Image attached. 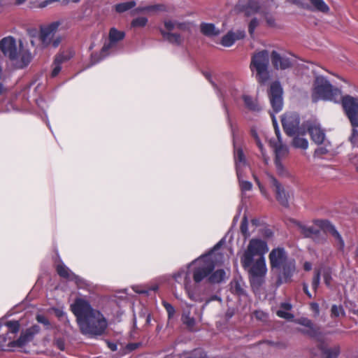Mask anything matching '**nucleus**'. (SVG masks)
I'll list each match as a JSON object with an SVG mask.
<instances>
[{
    "label": "nucleus",
    "instance_id": "f257e3e1",
    "mask_svg": "<svg viewBox=\"0 0 358 358\" xmlns=\"http://www.w3.org/2000/svg\"><path fill=\"white\" fill-rule=\"evenodd\" d=\"M222 243L223 239L220 241L210 251L201 255L189 263L192 279L196 284H199L201 282L220 283L224 280L226 276L224 270L222 268L215 270L223 263V255L217 252Z\"/></svg>",
    "mask_w": 358,
    "mask_h": 358
},
{
    "label": "nucleus",
    "instance_id": "f03ea898",
    "mask_svg": "<svg viewBox=\"0 0 358 358\" xmlns=\"http://www.w3.org/2000/svg\"><path fill=\"white\" fill-rule=\"evenodd\" d=\"M268 251L267 243L260 238H252L240 257L243 268L248 272L252 287L260 286L267 273L265 255Z\"/></svg>",
    "mask_w": 358,
    "mask_h": 358
},
{
    "label": "nucleus",
    "instance_id": "7ed1b4c3",
    "mask_svg": "<svg viewBox=\"0 0 358 358\" xmlns=\"http://www.w3.org/2000/svg\"><path fill=\"white\" fill-rule=\"evenodd\" d=\"M314 102L319 100L342 102L343 108L353 127H358V97L349 95L343 96L341 91L334 87L324 76H317L314 81L312 92Z\"/></svg>",
    "mask_w": 358,
    "mask_h": 358
},
{
    "label": "nucleus",
    "instance_id": "20e7f679",
    "mask_svg": "<svg viewBox=\"0 0 358 358\" xmlns=\"http://www.w3.org/2000/svg\"><path fill=\"white\" fill-rule=\"evenodd\" d=\"M71 310L76 317L80 331L90 336L102 335L108 327V322L102 313L94 308L83 298H76L71 305Z\"/></svg>",
    "mask_w": 358,
    "mask_h": 358
},
{
    "label": "nucleus",
    "instance_id": "39448f33",
    "mask_svg": "<svg viewBox=\"0 0 358 358\" xmlns=\"http://www.w3.org/2000/svg\"><path fill=\"white\" fill-rule=\"evenodd\" d=\"M0 50L8 59L10 66L16 69L26 68L32 59L31 53L22 41L17 42L12 36L5 37L0 41Z\"/></svg>",
    "mask_w": 358,
    "mask_h": 358
},
{
    "label": "nucleus",
    "instance_id": "423d86ee",
    "mask_svg": "<svg viewBox=\"0 0 358 358\" xmlns=\"http://www.w3.org/2000/svg\"><path fill=\"white\" fill-rule=\"evenodd\" d=\"M296 224L300 232L306 238H311L317 243H322L325 241V237L321 234L319 229L325 233H329L334 238L336 244L338 249L343 250L345 247V242L337 231L336 227L328 220H315L314 224L309 225L300 222H296Z\"/></svg>",
    "mask_w": 358,
    "mask_h": 358
},
{
    "label": "nucleus",
    "instance_id": "0eeeda50",
    "mask_svg": "<svg viewBox=\"0 0 358 358\" xmlns=\"http://www.w3.org/2000/svg\"><path fill=\"white\" fill-rule=\"evenodd\" d=\"M268 257L271 268L279 271L278 284L288 282L296 270L295 260L289 258L282 248L273 249Z\"/></svg>",
    "mask_w": 358,
    "mask_h": 358
},
{
    "label": "nucleus",
    "instance_id": "6e6552de",
    "mask_svg": "<svg viewBox=\"0 0 358 358\" xmlns=\"http://www.w3.org/2000/svg\"><path fill=\"white\" fill-rule=\"evenodd\" d=\"M226 114L227 117V123L230 127L231 135L233 137V143L234 146V160L236 164V174L239 182V186L242 192L243 196L244 194L250 191L252 189V184L248 180H244V171L248 168L246 159L243 152L241 148H237L236 145V136L237 127L234 126L229 117V110L225 108Z\"/></svg>",
    "mask_w": 358,
    "mask_h": 358
},
{
    "label": "nucleus",
    "instance_id": "1a4fd4ad",
    "mask_svg": "<svg viewBox=\"0 0 358 358\" xmlns=\"http://www.w3.org/2000/svg\"><path fill=\"white\" fill-rule=\"evenodd\" d=\"M271 55L268 50H263L255 53L250 65L251 71L255 74L259 83L264 84L270 77L268 66Z\"/></svg>",
    "mask_w": 358,
    "mask_h": 358
},
{
    "label": "nucleus",
    "instance_id": "9d476101",
    "mask_svg": "<svg viewBox=\"0 0 358 358\" xmlns=\"http://www.w3.org/2000/svg\"><path fill=\"white\" fill-rule=\"evenodd\" d=\"M124 37V31H120L115 27L110 28L108 33V40L104 43L100 53L99 55L92 54L91 56L93 64L99 62L108 55L116 53L118 50L119 43Z\"/></svg>",
    "mask_w": 358,
    "mask_h": 358
},
{
    "label": "nucleus",
    "instance_id": "9b49d317",
    "mask_svg": "<svg viewBox=\"0 0 358 358\" xmlns=\"http://www.w3.org/2000/svg\"><path fill=\"white\" fill-rule=\"evenodd\" d=\"M187 27L188 24L185 22L165 20L164 28H159V31L164 41L176 45H180L183 43V38L180 34L174 32V31H185Z\"/></svg>",
    "mask_w": 358,
    "mask_h": 358
},
{
    "label": "nucleus",
    "instance_id": "f8f14e48",
    "mask_svg": "<svg viewBox=\"0 0 358 358\" xmlns=\"http://www.w3.org/2000/svg\"><path fill=\"white\" fill-rule=\"evenodd\" d=\"M268 185L275 194L277 201L283 206L289 204V194L286 192L284 186L271 173H266Z\"/></svg>",
    "mask_w": 358,
    "mask_h": 358
},
{
    "label": "nucleus",
    "instance_id": "ddd939ff",
    "mask_svg": "<svg viewBox=\"0 0 358 358\" xmlns=\"http://www.w3.org/2000/svg\"><path fill=\"white\" fill-rule=\"evenodd\" d=\"M300 118L297 113H286L282 118V124L286 134L289 136L295 135L301 133V130L305 129L299 126Z\"/></svg>",
    "mask_w": 358,
    "mask_h": 358
},
{
    "label": "nucleus",
    "instance_id": "4468645a",
    "mask_svg": "<svg viewBox=\"0 0 358 358\" xmlns=\"http://www.w3.org/2000/svg\"><path fill=\"white\" fill-rule=\"evenodd\" d=\"M282 88L279 82H274L270 86L268 97L273 110L279 113L283 106Z\"/></svg>",
    "mask_w": 358,
    "mask_h": 358
},
{
    "label": "nucleus",
    "instance_id": "2eb2a0df",
    "mask_svg": "<svg viewBox=\"0 0 358 358\" xmlns=\"http://www.w3.org/2000/svg\"><path fill=\"white\" fill-rule=\"evenodd\" d=\"M272 121L273 124V127L275 129V132L276 134V136L278 138V141L275 143L271 142V144L272 145L275 154V161L280 160L282 161V159L286 157L288 155L289 149L286 145H284L281 140V136L279 127L278 126V123L276 121V119L273 114H271Z\"/></svg>",
    "mask_w": 358,
    "mask_h": 358
},
{
    "label": "nucleus",
    "instance_id": "dca6fc26",
    "mask_svg": "<svg viewBox=\"0 0 358 358\" xmlns=\"http://www.w3.org/2000/svg\"><path fill=\"white\" fill-rule=\"evenodd\" d=\"M172 278L176 282L182 285L184 290L188 288L192 282V275L191 267L189 264L182 266L180 269L175 271L172 274Z\"/></svg>",
    "mask_w": 358,
    "mask_h": 358
},
{
    "label": "nucleus",
    "instance_id": "f3484780",
    "mask_svg": "<svg viewBox=\"0 0 358 358\" xmlns=\"http://www.w3.org/2000/svg\"><path fill=\"white\" fill-rule=\"evenodd\" d=\"M305 127L307 128L311 139L315 143L321 145L324 143L326 134L317 121H308Z\"/></svg>",
    "mask_w": 358,
    "mask_h": 358
},
{
    "label": "nucleus",
    "instance_id": "a211bd4d",
    "mask_svg": "<svg viewBox=\"0 0 358 358\" xmlns=\"http://www.w3.org/2000/svg\"><path fill=\"white\" fill-rule=\"evenodd\" d=\"M39 331V327L37 325L32 326L27 329L25 331L21 333L20 336L18 339L8 341L6 345L9 348H21L27 345L30 342L34 335Z\"/></svg>",
    "mask_w": 358,
    "mask_h": 358
},
{
    "label": "nucleus",
    "instance_id": "6ab92c4d",
    "mask_svg": "<svg viewBox=\"0 0 358 358\" xmlns=\"http://www.w3.org/2000/svg\"><path fill=\"white\" fill-rule=\"evenodd\" d=\"M59 25V22H54L47 27L41 28L39 36L43 47L47 46L50 43Z\"/></svg>",
    "mask_w": 358,
    "mask_h": 358
},
{
    "label": "nucleus",
    "instance_id": "aec40b11",
    "mask_svg": "<svg viewBox=\"0 0 358 358\" xmlns=\"http://www.w3.org/2000/svg\"><path fill=\"white\" fill-rule=\"evenodd\" d=\"M194 307L193 304L185 303V306L182 308L181 315V321L187 328L190 331H195V327L196 325V320L191 315L192 309Z\"/></svg>",
    "mask_w": 358,
    "mask_h": 358
},
{
    "label": "nucleus",
    "instance_id": "412c9836",
    "mask_svg": "<svg viewBox=\"0 0 358 358\" xmlns=\"http://www.w3.org/2000/svg\"><path fill=\"white\" fill-rule=\"evenodd\" d=\"M271 59L273 66L276 69L285 70L291 67L293 64L290 57L281 56L275 50L271 52Z\"/></svg>",
    "mask_w": 358,
    "mask_h": 358
},
{
    "label": "nucleus",
    "instance_id": "4be33fe9",
    "mask_svg": "<svg viewBox=\"0 0 358 358\" xmlns=\"http://www.w3.org/2000/svg\"><path fill=\"white\" fill-rule=\"evenodd\" d=\"M185 292L187 297L192 301L201 303L205 299L204 292L200 288L199 284H196L194 282Z\"/></svg>",
    "mask_w": 358,
    "mask_h": 358
},
{
    "label": "nucleus",
    "instance_id": "5701e85b",
    "mask_svg": "<svg viewBox=\"0 0 358 358\" xmlns=\"http://www.w3.org/2000/svg\"><path fill=\"white\" fill-rule=\"evenodd\" d=\"M245 36V32L244 30L229 31L222 38L221 44L224 47H231L236 41L243 39Z\"/></svg>",
    "mask_w": 358,
    "mask_h": 358
},
{
    "label": "nucleus",
    "instance_id": "b1692460",
    "mask_svg": "<svg viewBox=\"0 0 358 358\" xmlns=\"http://www.w3.org/2000/svg\"><path fill=\"white\" fill-rule=\"evenodd\" d=\"M297 323L308 328V330L302 331L303 334L319 340L321 336V332L319 328L316 327L310 320L306 317H301L298 320Z\"/></svg>",
    "mask_w": 358,
    "mask_h": 358
},
{
    "label": "nucleus",
    "instance_id": "393cba45",
    "mask_svg": "<svg viewBox=\"0 0 358 358\" xmlns=\"http://www.w3.org/2000/svg\"><path fill=\"white\" fill-rule=\"evenodd\" d=\"M71 57L69 53L62 52L58 54L53 62L51 76L52 78L57 76L62 70V64L68 61Z\"/></svg>",
    "mask_w": 358,
    "mask_h": 358
},
{
    "label": "nucleus",
    "instance_id": "a878e982",
    "mask_svg": "<svg viewBox=\"0 0 358 358\" xmlns=\"http://www.w3.org/2000/svg\"><path fill=\"white\" fill-rule=\"evenodd\" d=\"M242 99L245 107L250 111L259 113L262 110V106L259 104L257 98L248 94H243Z\"/></svg>",
    "mask_w": 358,
    "mask_h": 358
},
{
    "label": "nucleus",
    "instance_id": "bb28decb",
    "mask_svg": "<svg viewBox=\"0 0 358 358\" xmlns=\"http://www.w3.org/2000/svg\"><path fill=\"white\" fill-rule=\"evenodd\" d=\"M305 134L306 131L303 129L301 131V133L292 135L294 138L292 141V145L294 148L304 150L308 149V141L306 138L303 137Z\"/></svg>",
    "mask_w": 358,
    "mask_h": 358
},
{
    "label": "nucleus",
    "instance_id": "cd10ccee",
    "mask_svg": "<svg viewBox=\"0 0 358 358\" xmlns=\"http://www.w3.org/2000/svg\"><path fill=\"white\" fill-rule=\"evenodd\" d=\"M201 33L208 36L213 37L220 34V30L212 23H201L200 26Z\"/></svg>",
    "mask_w": 358,
    "mask_h": 358
},
{
    "label": "nucleus",
    "instance_id": "c85d7f7f",
    "mask_svg": "<svg viewBox=\"0 0 358 358\" xmlns=\"http://www.w3.org/2000/svg\"><path fill=\"white\" fill-rule=\"evenodd\" d=\"M71 281H73L78 289L87 291H91L93 289V285L90 282L76 274Z\"/></svg>",
    "mask_w": 358,
    "mask_h": 358
},
{
    "label": "nucleus",
    "instance_id": "c756f323",
    "mask_svg": "<svg viewBox=\"0 0 358 358\" xmlns=\"http://www.w3.org/2000/svg\"><path fill=\"white\" fill-rule=\"evenodd\" d=\"M5 326L8 328L7 336L9 337V341H13V337H11L10 335L15 336L19 331L20 327V322L17 320L8 321L5 323Z\"/></svg>",
    "mask_w": 358,
    "mask_h": 358
},
{
    "label": "nucleus",
    "instance_id": "7c9ffc66",
    "mask_svg": "<svg viewBox=\"0 0 358 358\" xmlns=\"http://www.w3.org/2000/svg\"><path fill=\"white\" fill-rule=\"evenodd\" d=\"M314 11H319L323 13H327L329 11V6L324 0H309Z\"/></svg>",
    "mask_w": 358,
    "mask_h": 358
},
{
    "label": "nucleus",
    "instance_id": "2f4dec72",
    "mask_svg": "<svg viewBox=\"0 0 358 358\" xmlns=\"http://www.w3.org/2000/svg\"><path fill=\"white\" fill-rule=\"evenodd\" d=\"M57 271L59 276L67 279L71 281L74 276L73 273L66 265L63 263H59L57 266Z\"/></svg>",
    "mask_w": 358,
    "mask_h": 358
},
{
    "label": "nucleus",
    "instance_id": "473e14b6",
    "mask_svg": "<svg viewBox=\"0 0 358 358\" xmlns=\"http://www.w3.org/2000/svg\"><path fill=\"white\" fill-rule=\"evenodd\" d=\"M250 133H251L252 136L255 140L256 144H257V147L259 148V150H260V152L262 153L263 159L264 160L265 163H267V162H268V157L266 156V151H265V150L264 148L263 144L262 143V142H261V141H260V139H259V138L258 136L257 131L254 128H252L251 131H250Z\"/></svg>",
    "mask_w": 358,
    "mask_h": 358
},
{
    "label": "nucleus",
    "instance_id": "72a5a7b5",
    "mask_svg": "<svg viewBox=\"0 0 358 358\" xmlns=\"http://www.w3.org/2000/svg\"><path fill=\"white\" fill-rule=\"evenodd\" d=\"M262 0H249L245 8V12L248 15L258 12L260 8V4Z\"/></svg>",
    "mask_w": 358,
    "mask_h": 358
},
{
    "label": "nucleus",
    "instance_id": "f704fd0d",
    "mask_svg": "<svg viewBox=\"0 0 358 358\" xmlns=\"http://www.w3.org/2000/svg\"><path fill=\"white\" fill-rule=\"evenodd\" d=\"M277 173L282 178H291L292 177L289 171L283 166L282 161H275Z\"/></svg>",
    "mask_w": 358,
    "mask_h": 358
},
{
    "label": "nucleus",
    "instance_id": "c9c22d12",
    "mask_svg": "<svg viewBox=\"0 0 358 358\" xmlns=\"http://www.w3.org/2000/svg\"><path fill=\"white\" fill-rule=\"evenodd\" d=\"M321 350L326 358H337L339 354L338 347H334L333 348L322 347Z\"/></svg>",
    "mask_w": 358,
    "mask_h": 358
},
{
    "label": "nucleus",
    "instance_id": "e433bc0d",
    "mask_svg": "<svg viewBox=\"0 0 358 358\" xmlns=\"http://www.w3.org/2000/svg\"><path fill=\"white\" fill-rule=\"evenodd\" d=\"M136 4L134 1L120 3L115 6V10L119 13H124L134 8Z\"/></svg>",
    "mask_w": 358,
    "mask_h": 358
},
{
    "label": "nucleus",
    "instance_id": "4c0bfd02",
    "mask_svg": "<svg viewBox=\"0 0 358 358\" xmlns=\"http://www.w3.org/2000/svg\"><path fill=\"white\" fill-rule=\"evenodd\" d=\"M324 146H320L315 151V155L317 157H321L327 154L329 151L331 147L329 142L324 141Z\"/></svg>",
    "mask_w": 358,
    "mask_h": 358
},
{
    "label": "nucleus",
    "instance_id": "58836bf2",
    "mask_svg": "<svg viewBox=\"0 0 358 358\" xmlns=\"http://www.w3.org/2000/svg\"><path fill=\"white\" fill-rule=\"evenodd\" d=\"M55 315L62 322H69V318L66 313L62 308H53Z\"/></svg>",
    "mask_w": 358,
    "mask_h": 358
},
{
    "label": "nucleus",
    "instance_id": "ea45409f",
    "mask_svg": "<svg viewBox=\"0 0 358 358\" xmlns=\"http://www.w3.org/2000/svg\"><path fill=\"white\" fill-rule=\"evenodd\" d=\"M345 313L342 306L333 305L331 309V316L340 317L345 316Z\"/></svg>",
    "mask_w": 358,
    "mask_h": 358
},
{
    "label": "nucleus",
    "instance_id": "a19ab883",
    "mask_svg": "<svg viewBox=\"0 0 358 358\" xmlns=\"http://www.w3.org/2000/svg\"><path fill=\"white\" fill-rule=\"evenodd\" d=\"M231 289L232 292L239 296L245 294V290L243 285L238 281H234L231 282Z\"/></svg>",
    "mask_w": 358,
    "mask_h": 358
},
{
    "label": "nucleus",
    "instance_id": "79ce46f5",
    "mask_svg": "<svg viewBox=\"0 0 358 358\" xmlns=\"http://www.w3.org/2000/svg\"><path fill=\"white\" fill-rule=\"evenodd\" d=\"M148 19L145 17H139L134 19L131 22L133 27H143L146 25Z\"/></svg>",
    "mask_w": 358,
    "mask_h": 358
},
{
    "label": "nucleus",
    "instance_id": "37998d69",
    "mask_svg": "<svg viewBox=\"0 0 358 358\" xmlns=\"http://www.w3.org/2000/svg\"><path fill=\"white\" fill-rule=\"evenodd\" d=\"M162 305L164 307V308L167 313L168 318L169 319L172 318L176 313L175 308L171 303H169L165 301H162Z\"/></svg>",
    "mask_w": 358,
    "mask_h": 358
},
{
    "label": "nucleus",
    "instance_id": "c03bdc74",
    "mask_svg": "<svg viewBox=\"0 0 358 358\" xmlns=\"http://www.w3.org/2000/svg\"><path fill=\"white\" fill-rule=\"evenodd\" d=\"M276 315L279 317H281V318H283V319H285L287 320H291L294 318L293 314H292L291 313H289L287 310H282V309L277 310Z\"/></svg>",
    "mask_w": 358,
    "mask_h": 358
},
{
    "label": "nucleus",
    "instance_id": "a18cd8bd",
    "mask_svg": "<svg viewBox=\"0 0 358 358\" xmlns=\"http://www.w3.org/2000/svg\"><path fill=\"white\" fill-rule=\"evenodd\" d=\"M253 176V178L255 181V182L257 183L259 190H260V192L261 194L266 198H268L269 197V195L268 194V192L267 190L266 189V188L264 187V185L261 183L259 179L255 175V174H252Z\"/></svg>",
    "mask_w": 358,
    "mask_h": 358
},
{
    "label": "nucleus",
    "instance_id": "49530a36",
    "mask_svg": "<svg viewBox=\"0 0 358 358\" xmlns=\"http://www.w3.org/2000/svg\"><path fill=\"white\" fill-rule=\"evenodd\" d=\"M164 6L163 5L148 6L142 8H138V10L140 12L151 11V10H164Z\"/></svg>",
    "mask_w": 358,
    "mask_h": 358
},
{
    "label": "nucleus",
    "instance_id": "de8ad7c7",
    "mask_svg": "<svg viewBox=\"0 0 358 358\" xmlns=\"http://www.w3.org/2000/svg\"><path fill=\"white\" fill-rule=\"evenodd\" d=\"M134 292L138 294H148V287L145 285H136L131 287Z\"/></svg>",
    "mask_w": 358,
    "mask_h": 358
},
{
    "label": "nucleus",
    "instance_id": "09e8293b",
    "mask_svg": "<svg viewBox=\"0 0 358 358\" xmlns=\"http://www.w3.org/2000/svg\"><path fill=\"white\" fill-rule=\"evenodd\" d=\"M265 20L268 27L273 28L278 27V24L275 22V19L272 15L266 14L265 15Z\"/></svg>",
    "mask_w": 358,
    "mask_h": 358
},
{
    "label": "nucleus",
    "instance_id": "8fccbe9b",
    "mask_svg": "<svg viewBox=\"0 0 358 358\" xmlns=\"http://www.w3.org/2000/svg\"><path fill=\"white\" fill-rule=\"evenodd\" d=\"M320 282V272L319 271H315V275L313 278L312 281V287L313 289L316 290L317 287H319Z\"/></svg>",
    "mask_w": 358,
    "mask_h": 358
},
{
    "label": "nucleus",
    "instance_id": "3c124183",
    "mask_svg": "<svg viewBox=\"0 0 358 358\" xmlns=\"http://www.w3.org/2000/svg\"><path fill=\"white\" fill-rule=\"evenodd\" d=\"M36 320L38 322L43 324L44 326H45L47 329H50L51 327L50 321L44 315H38L36 316Z\"/></svg>",
    "mask_w": 358,
    "mask_h": 358
},
{
    "label": "nucleus",
    "instance_id": "603ef678",
    "mask_svg": "<svg viewBox=\"0 0 358 358\" xmlns=\"http://www.w3.org/2000/svg\"><path fill=\"white\" fill-rule=\"evenodd\" d=\"M259 25V21L257 18H253L250 22L249 23L248 26V31L251 36L253 35L255 29Z\"/></svg>",
    "mask_w": 358,
    "mask_h": 358
},
{
    "label": "nucleus",
    "instance_id": "864d4df0",
    "mask_svg": "<svg viewBox=\"0 0 358 358\" xmlns=\"http://www.w3.org/2000/svg\"><path fill=\"white\" fill-rule=\"evenodd\" d=\"M255 317L261 321H266L267 320V314L262 310H256L254 312Z\"/></svg>",
    "mask_w": 358,
    "mask_h": 358
},
{
    "label": "nucleus",
    "instance_id": "5fc2aeb1",
    "mask_svg": "<svg viewBox=\"0 0 358 358\" xmlns=\"http://www.w3.org/2000/svg\"><path fill=\"white\" fill-rule=\"evenodd\" d=\"M205 78L211 83L213 88L217 91V94L219 95L220 94V90L218 89L217 85L212 80L211 75L209 72H203V73Z\"/></svg>",
    "mask_w": 358,
    "mask_h": 358
},
{
    "label": "nucleus",
    "instance_id": "6e6d98bb",
    "mask_svg": "<svg viewBox=\"0 0 358 358\" xmlns=\"http://www.w3.org/2000/svg\"><path fill=\"white\" fill-rule=\"evenodd\" d=\"M350 141L354 146L358 147V131L355 129H352Z\"/></svg>",
    "mask_w": 358,
    "mask_h": 358
},
{
    "label": "nucleus",
    "instance_id": "4d7b16f0",
    "mask_svg": "<svg viewBox=\"0 0 358 358\" xmlns=\"http://www.w3.org/2000/svg\"><path fill=\"white\" fill-rule=\"evenodd\" d=\"M241 232L245 236L248 235V220H247L246 217H244L241 222Z\"/></svg>",
    "mask_w": 358,
    "mask_h": 358
},
{
    "label": "nucleus",
    "instance_id": "13d9d810",
    "mask_svg": "<svg viewBox=\"0 0 358 358\" xmlns=\"http://www.w3.org/2000/svg\"><path fill=\"white\" fill-rule=\"evenodd\" d=\"M322 275H323V278H324V281L325 284L327 286H330L331 280V276L330 271H325Z\"/></svg>",
    "mask_w": 358,
    "mask_h": 358
},
{
    "label": "nucleus",
    "instance_id": "bf43d9fd",
    "mask_svg": "<svg viewBox=\"0 0 358 358\" xmlns=\"http://www.w3.org/2000/svg\"><path fill=\"white\" fill-rule=\"evenodd\" d=\"M205 303L201 308V312L199 313V320L201 321L203 317V312L205 310L206 307L211 302V299H206L203 301Z\"/></svg>",
    "mask_w": 358,
    "mask_h": 358
},
{
    "label": "nucleus",
    "instance_id": "052dcab7",
    "mask_svg": "<svg viewBox=\"0 0 358 358\" xmlns=\"http://www.w3.org/2000/svg\"><path fill=\"white\" fill-rule=\"evenodd\" d=\"M39 42L41 43L40 36H31L30 43L33 47H37Z\"/></svg>",
    "mask_w": 358,
    "mask_h": 358
},
{
    "label": "nucleus",
    "instance_id": "680f3d73",
    "mask_svg": "<svg viewBox=\"0 0 358 358\" xmlns=\"http://www.w3.org/2000/svg\"><path fill=\"white\" fill-rule=\"evenodd\" d=\"M55 345L58 349L60 350H64L65 348V343L64 341L62 339H57L55 341Z\"/></svg>",
    "mask_w": 358,
    "mask_h": 358
},
{
    "label": "nucleus",
    "instance_id": "e2e57ef3",
    "mask_svg": "<svg viewBox=\"0 0 358 358\" xmlns=\"http://www.w3.org/2000/svg\"><path fill=\"white\" fill-rule=\"evenodd\" d=\"M351 163L356 167L358 171V154L353 155L350 157Z\"/></svg>",
    "mask_w": 358,
    "mask_h": 358
},
{
    "label": "nucleus",
    "instance_id": "0e129e2a",
    "mask_svg": "<svg viewBox=\"0 0 358 358\" xmlns=\"http://www.w3.org/2000/svg\"><path fill=\"white\" fill-rule=\"evenodd\" d=\"M311 309L314 311L315 315H318L320 313V307L317 303H313L310 305Z\"/></svg>",
    "mask_w": 358,
    "mask_h": 358
},
{
    "label": "nucleus",
    "instance_id": "69168bd1",
    "mask_svg": "<svg viewBox=\"0 0 358 358\" xmlns=\"http://www.w3.org/2000/svg\"><path fill=\"white\" fill-rule=\"evenodd\" d=\"M56 1H59V0H45V1L41 2L39 6L41 8H45L47 6L51 4L52 3H54Z\"/></svg>",
    "mask_w": 358,
    "mask_h": 358
},
{
    "label": "nucleus",
    "instance_id": "338daca9",
    "mask_svg": "<svg viewBox=\"0 0 358 358\" xmlns=\"http://www.w3.org/2000/svg\"><path fill=\"white\" fill-rule=\"evenodd\" d=\"M292 305L289 303H282L280 304V308L282 310H290L292 309Z\"/></svg>",
    "mask_w": 358,
    "mask_h": 358
},
{
    "label": "nucleus",
    "instance_id": "774afa93",
    "mask_svg": "<svg viewBox=\"0 0 358 358\" xmlns=\"http://www.w3.org/2000/svg\"><path fill=\"white\" fill-rule=\"evenodd\" d=\"M303 289L304 292L308 295V296L309 298H312V295L308 290V286L306 283L303 284Z\"/></svg>",
    "mask_w": 358,
    "mask_h": 358
}]
</instances>
